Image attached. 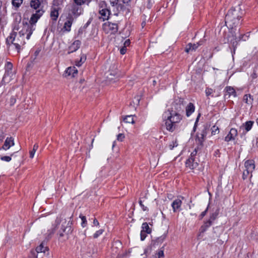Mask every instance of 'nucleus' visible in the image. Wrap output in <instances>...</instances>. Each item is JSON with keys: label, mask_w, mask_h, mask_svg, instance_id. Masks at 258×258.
<instances>
[{"label": "nucleus", "mask_w": 258, "mask_h": 258, "mask_svg": "<svg viewBox=\"0 0 258 258\" xmlns=\"http://www.w3.org/2000/svg\"><path fill=\"white\" fill-rule=\"evenodd\" d=\"M29 27L26 25L25 26L21 25L18 28L15 27L7 38V44L14 46L18 52H20L21 46L26 43L25 39L29 40L33 33V28Z\"/></svg>", "instance_id": "nucleus-1"}, {"label": "nucleus", "mask_w": 258, "mask_h": 258, "mask_svg": "<svg viewBox=\"0 0 258 258\" xmlns=\"http://www.w3.org/2000/svg\"><path fill=\"white\" fill-rule=\"evenodd\" d=\"M162 119L166 129L169 132H173L182 120V116L173 107H170L163 112Z\"/></svg>", "instance_id": "nucleus-2"}, {"label": "nucleus", "mask_w": 258, "mask_h": 258, "mask_svg": "<svg viewBox=\"0 0 258 258\" xmlns=\"http://www.w3.org/2000/svg\"><path fill=\"white\" fill-rule=\"evenodd\" d=\"M241 16L242 13L239 8L230 9L225 17L226 25L229 28L233 29L240 24Z\"/></svg>", "instance_id": "nucleus-3"}, {"label": "nucleus", "mask_w": 258, "mask_h": 258, "mask_svg": "<svg viewBox=\"0 0 258 258\" xmlns=\"http://www.w3.org/2000/svg\"><path fill=\"white\" fill-rule=\"evenodd\" d=\"M44 13V11L42 9H38L36 11V13L33 14L31 17L29 23L27 22V21H23L21 25L25 26V25H28L30 28L32 27L33 28V32L35 29V23L37 22L38 20L42 16Z\"/></svg>", "instance_id": "nucleus-4"}, {"label": "nucleus", "mask_w": 258, "mask_h": 258, "mask_svg": "<svg viewBox=\"0 0 258 258\" xmlns=\"http://www.w3.org/2000/svg\"><path fill=\"white\" fill-rule=\"evenodd\" d=\"M197 151L196 149L191 152L190 157L186 160L185 164L187 167L191 169H194L198 167L199 165L198 159L197 157Z\"/></svg>", "instance_id": "nucleus-5"}, {"label": "nucleus", "mask_w": 258, "mask_h": 258, "mask_svg": "<svg viewBox=\"0 0 258 258\" xmlns=\"http://www.w3.org/2000/svg\"><path fill=\"white\" fill-rule=\"evenodd\" d=\"M244 167L245 169L243 173V178L244 179L247 178L248 176L252 177V172L255 168L254 161L247 160L245 162Z\"/></svg>", "instance_id": "nucleus-6"}, {"label": "nucleus", "mask_w": 258, "mask_h": 258, "mask_svg": "<svg viewBox=\"0 0 258 258\" xmlns=\"http://www.w3.org/2000/svg\"><path fill=\"white\" fill-rule=\"evenodd\" d=\"M230 33V34L228 36V41L230 42L234 47V49H235L238 44V42L240 40H242L243 38L242 37V36L243 35H239L238 38H237L236 36V33L235 31L231 30Z\"/></svg>", "instance_id": "nucleus-7"}, {"label": "nucleus", "mask_w": 258, "mask_h": 258, "mask_svg": "<svg viewBox=\"0 0 258 258\" xmlns=\"http://www.w3.org/2000/svg\"><path fill=\"white\" fill-rule=\"evenodd\" d=\"M71 224L72 223L70 221L67 222L65 220L64 222L62 223L61 228L62 232L60 231L59 232L60 237H63L65 235L67 236L72 232V230L71 228Z\"/></svg>", "instance_id": "nucleus-8"}, {"label": "nucleus", "mask_w": 258, "mask_h": 258, "mask_svg": "<svg viewBox=\"0 0 258 258\" xmlns=\"http://www.w3.org/2000/svg\"><path fill=\"white\" fill-rule=\"evenodd\" d=\"M103 29L107 33L114 34L118 30V25L116 23L108 22L104 24Z\"/></svg>", "instance_id": "nucleus-9"}, {"label": "nucleus", "mask_w": 258, "mask_h": 258, "mask_svg": "<svg viewBox=\"0 0 258 258\" xmlns=\"http://www.w3.org/2000/svg\"><path fill=\"white\" fill-rule=\"evenodd\" d=\"M74 19L71 14H69L67 18V20L64 23L62 30L64 32H69L71 30V27L74 22Z\"/></svg>", "instance_id": "nucleus-10"}, {"label": "nucleus", "mask_w": 258, "mask_h": 258, "mask_svg": "<svg viewBox=\"0 0 258 258\" xmlns=\"http://www.w3.org/2000/svg\"><path fill=\"white\" fill-rule=\"evenodd\" d=\"M182 199H183V198L180 197V198H177L173 201L171 207L173 212L175 213L180 210Z\"/></svg>", "instance_id": "nucleus-11"}, {"label": "nucleus", "mask_w": 258, "mask_h": 258, "mask_svg": "<svg viewBox=\"0 0 258 258\" xmlns=\"http://www.w3.org/2000/svg\"><path fill=\"white\" fill-rule=\"evenodd\" d=\"M14 140L12 137H7L5 141L4 144L2 147L4 150L7 151L11 147L14 146Z\"/></svg>", "instance_id": "nucleus-12"}, {"label": "nucleus", "mask_w": 258, "mask_h": 258, "mask_svg": "<svg viewBox=\"0 0 258 258\" xmlns=\"http://www.w3.org/2000/svg\"><path fill=\"white\" fill-rule=\"evenodd\" d=\"M225 96H233V97H235L236 95H239L240 94L238 93V92L240 91L239 90H237L236 91L233 87L230 86H227L225 88Z\"/></svg>", "instance_id": "nucleus-13"}, {"label": "nucleus", "mask_w": 258, "mask_h": 258, "mask_svg": "<svg viewBox=\"0 0 258 258\" xmlns=\"http://www.w3.org/2000/svg\"><path fill=\"white\" fill-rule=\"evenodd\" d=\"M237 136V131L235 128H232L230 130L228 134L225 137V141L226 142H229L234 140L236 137Z\"/></svg>", "instance_id": "nucleus-14"}, {"label": "nucleus", "mask_w": 258, "mask_h": 258, "mask_svg": "<svg viewBox=\"0 0 258 258\" xmlns=\"http://www.w3.org/2000/svg\"><path fill=\"white\" fill-rule=\"evenodd\" d=\"M81 8L80 6H78L75 4H73L71 6L70 11L71 14L74 16L75 18L78 17L81 13Z\"/></svg>", "instance_id": "nucleus-15"}, {"label": "nucleus", "mask_w": 258, "mask_h": 258, "mask_svg": "<svg viewBox=\"0 0 258 258\" xmlns=\"http://www.w3.org/2000/svg\"><path fill=\"white\" fill-rule=\"evenodd\" d=\"M99 13L100 15L99 18L102 19L103 21L108 20L110 14V11L108 9L99 10Z\"/></svg>", "instance_id": "nucleus-16"}, {"label": "nucleus", "mask_w": 258, "mask_h": 258, "mask_svg": "<svg viewBox=\"0 0 258 258\" xmlns=\"http://www.w3.org/2000/svg\"><path fill=\"white\" fill-rule=\"evenodd\" d=\"M203 41H200L196 44L188 43L185 48V51L188 53L190 51L195 50L199 46L203 44Z\"/></svg>", "instance_id": "nucleus-17"}, {"label": "nucleus", "mask_w": 258, "mask_h": 258, "mask_svg": "<svg viewBox=\"0 0 258 258\" xmlns=\"http://www.w3.org/2000/svg\"><path fill=\"white\" fill-rule=\"evenodd\" d=\"M81 41L79 40L75 41L69 47L68 53L70 54L77 50L80 46Z\"/></svg>", "instance_id": "nucleus-18"}, {"label": "nucleus", "mask_w": 258, "mask_h": 258, "mask_svg": "<svg viewBox=\"0 0 258 258\" xmlns=\"http://www.w3.org/2000/svg\"><path fill=\"white\" fill-rule=\"evenodd\" d=\"M58 7H52L50 11V17L53 21H56L58 17Z\"/></svg>", "instance_id": "nucleus-19"}, {"label": "nucleus", "mask_w": 258, "mask_h": 258, "mask_svg": "<svg viewBox=\"0 0 258 258\" xmlns=\"http://www.w3.org/2000/svg\"><path fill=\"white\" fill-rule=\"evenodd\" d=\"M78 74V70L75 67H69L66 71V74L68 76H72V77H75Z\"/></svg>", "instance_id": "nucleus-20"}, {"label": "nucleus", "mask_w": 258, "mask_h": 258, "mask_svg": "<svg viewBox=\"0 0 258 258\" xmlns=\"http://www.w3.org/2000/svg\"><path fill=\"white\" fill-rule=\"evenodd\" d=\"M195 110V107L193 103H188L185 107L186 115L189 117Z\"/></svg>", "instance_id": "nucleus-21"}, {"label": "nucleus", "mask_w": 258, "mask_h": 258, "mask_svg": "<svg viewBox=\"0 0 258 258\" xmlns=\"http://www.w3.org/2000/svg\"><path fill=\"white\" fill-rule=\"evenodd\" d=\"M207 132L206 130L204 129L200 133H199L197 135V140L199 142L200 144H202L205 140V138L206 136Z\"/></svg>", "instance_id": "nucleus-22"}, {"label": "nucleus", "mask_w": 258, "mask_h": 258, "mask_svg": "<svg viewBox=\"0 0 258 258\" xmlns=\"http://www.w3.org/2000/svg\"><path fill=\"white\" fill-rule=\"evenodd\" d=\"M254 122L252 121H247L243 124L242 126L244 127L246 132L249 131L253 125Z\"/></svg>", "instance_id": "nucleus-23"}, {"label": "nucleus", "mask_w": 258, "mask_h": 258, "mask_svg": "<svg viewBox=\"0 0 258 258\" xmlns=\"http://www.w3.org/2000/svg\"><path fill=\"white\" fill-rule=\"evenodd\" d=\"M47 250V246H45L44 244L42 243L39 246L36 247V251L37 253H45Z\"/></svg>", "instance_id": "nucleus-24"}, {"label": "nucleus", "mask_w": 258, "mask_h": 258, "mask_svg": "<svg viewBox=\"0 0 258 258\" xmlns=\"http://www.w3.org/2000/svg\"><path fill=\"white\" fill-rule=\"evenodd\" d=\"M40 5L39 0H32L30 2L31 7L36 10L39 8Z\"/></svg>", "instance_id": "nucleus-25"}, {"label": "nucleus", "mask_w": 258, "mask_h": 258, "mask_svg": "<svg viewBox=\"0 0 258 258\" xmlns=\"http://www.w3.org/2000/svg\"><path fill=\"white\" fill-rule=\"evenodd\" d=\"M122 119L125 123L134 124L135 123L133 115H126L122 117Z\"/></svg>", "instance_id": "nucleus-26"}, {"label": "nucleus", "mask_w": 258, "mask_h": 258, "mask_svg": "<svg viewBox=\"0 0 258 258\" xmlns=\"http://www.w3.org/2000/svg\"><path fill=\"white\" fill-rule=\"evenodd\" d=\"M142 231L146 232L147 234H150L151 232V229L150 228L147 223L145 222L142 225Z\"/></svg>", "instance_id": "nucleus-27"}, {"label": "nucleus", "mask_w": 258, "mask_h": 258, "mask_svg": "<svg viewBox=\"0 0 258 258\" xmlns=\"http://www.w3.org/2000/svg\"><path fill=\"white\" fill-rule=\"evenodd\" d=\"M110 3L112 7H115L118 10L119 9H121V5L119 4L118 0H110Z\"/></svg>", "instance_id": "nucleus-28"}, {"label": "nucleus", "mask_w": 258, "mask_h": 258, "mask_svg": "<svg viewBox=\"0 0 258 258\" xmlns=\"http://www.w3.org/2000/svg\"><path fill=\"white\" fill-rule=\"evenodd\" d=\"M61 222V219L60 218H57L56 220H55V224H56V226L53 227L50 231H49V235H48V236H50L52 234H53L56 229V227H57V225L58 224H59L60 223V222Z\"/></svg>", "instance_id": "nucleus-29"}, {"label": "nucleus", "mask_w": 258, "mask_h": 258, "mask_svg": "<svg viewBox=\"0 0 258 258\" xmlns=\"http://www.w3.org/2000/svg\"><path fill=\"white\" fill-rule=\"evenodd\" d=\"M86 59V56L85 55L83 54L81 55L79 61L76 62V65L78 67H80L85 61Z\"/></svg>", "instance_id": "nucleus-30"}, {"label": "nucleus", "mask_w": 258, "mask_h": 258, "mask_svg": "<svg viewBox=\"0 0 258 258\" xmlns=\"http://www.w3.org/2000/svg\"><path fill=\"white\" fill-rule=\"evenodd\" d=\"M38 145L37 144H35L33 146V150L32 151H31L30 152V157L31 158H33L34 157L35 153L36 150L38 149Z\"/></svg>", "instance_id": "nucleus-31"}, {"label": "nucleus", "mask_w": 258, "mask_h": 258, "mask_svg": "<svg viewBox=\"0 0 258 258\" xmlns=\"http://www.w3.org/2000/svg\"><path fill=\"white\" fill-rule=\"evenodd\" d=\"M23 0H12V5L16 8H19L22 4Z\"/></svg>", "instance_id": "nucleus-32"}, {"label": "nucleus", "mask_w": 258, "mask_h": 258, "mask_svg": "<svg viewBox=\"0 0 258 258\" xmlns=\"http://www.w3.org/2000/svg\"><path fill=\"white\" fill-rule=\"evenodd\" d=\"M219 127L216 125H213L211 127V134L212 135H215L219 134Z\"/></svg>", "instance_id": "nucleus-33"}, {"label": "nucleus", "mask_w": 258, "mask_h": 258, "mask_svg": "<svg viewBox=\"0 0 258 258\" xmlns=\"http://www.w3.org/2000/svg\"><path fill=\"white\" fill-rule=\"evenodd\" d=\"M164 256V251L162 249L159 250L155 254L156 258H163Z\"/></svg>", "instance_id": "nucleus-34"}, {"label": "nucleus", "mask_w": 258, "mask_h": 258, "mask_svg": "<svg viewBox=\"0 0 258 258\" xmlns=\"http://www.w3.org/2000/svg\"><path fill=\"white\" fill-rule=\"evenodd\" d=\"M6 72L9 73L10 71H12L13 68V64L10 62H7L6 64Z\"/></svg>", "instance_id": "nucleus-35"}, {"label": "nucleus", "mask_w": 258, "mask_h": 258, "mask_svg": "<svg viewBox=\"0 0 258 258\" xmlns=\"http://www.w3.org/2000/svg\"><path fill=\"white\" fill-rule=\"evenodd\" d=\"M80 217L82 220L81 226L83 227H86L87 225V220L86 217L83 215H80Z\"/></svg>", "instance_id": "nucleus-36"}, {"label": "nucleus", "mask_w": 258, "mask_h": 258, "mask_svg": "<svg viewBox=\"0 0 258 258\" xmlns=\"http://www.w3.org/2000/svg\"><path fill=\"white\" fill-rule=\"evenodd\" d=\"M99 10H101V9L105 10V9H107L105 2V1H101L99 3Z\"/></svg>", "instance_id": "nucleus-37"}, {"label": "nucleus", "mask_w": 258, "mask_h": 258, "mask_svg": "<svg viewBox=\"0 0 258 258\" xmlns=\"http://www.w3.org/2000/svg\"><path fill=\"white\" fill-rule=\"evenodd\" d=\"M74 4L80 7L86 3V0H74Z\"/></svg>", "instance_id": "nucleus-38"}, {"label": "nucleus", "mask_w": 258, "mask_h": 258, "mask_svg": "<svg viewBox=\"0 0 258 258\" xmlns=\"http://www.w3.org/2000/svg\"><path fill=\"white\" fill-rule=\"evenodd\" d=\"M103 231H104L102 229H100V230L97 231L94 234L93 237L94 238H97V237H98L100 235H101L103 233Z\"/></svg>", "instance_id": "nucleus-39"}, {"label": "nucleus", "mask_w": 258, "mask_h": 258, "mask_svg": "<svg viewBox=\"0 0 258 258\" xmlns=\"http://www.w3.org/2000/svg\"><path fill=\"white\" fill-rule=\"evenodd\" d=\"M62 0H53L54 7H58V6L62 4Z\"/></svg>", "instance_id": "nucleus-40"}, {"label": "nucleus", "mask_w": 258, "mask_h": 258, "mask_svg": "<svg viewBox=\"0 0 258 258\" xmlns=\"http://www.w3.org/2000/svg\"><path fill=\"white\" fill-rule=\"evenodd\" d=\"M1 159L2 160V161H6V162H10L12 158L10 156H3L1 158Z\"/></svg>", "instance_id": "nucleus-41"}, {"label": "nucleus", "mask_w": 258, "mask_h": 258, "mask_svg": "<svg viewBox=\"0 0 258 258\" xmlns=\"http://www.w3.org/2000/svg\"><path fill=\"white\" fill-rule=\"evenodd\" d=\"M124 138H125V136L123 134H119L117 136V140L118 141H120V142H122L123 140V139H124Z\"/></svg>", "instance_id": "nucleus-42"}, {"label": "nucleus", "mask_w": 258, "mask_h": 258, "mask_svg": "<svg viewBox=\"0 0 258 258\" xmlns=\"http://www.w3.org/2000/svg\"><path fill=\"white\" fill-rule=\"evenodd\" d=\"M146 232H145L144 231L141 230L140 236H141V240H144L145 238L146 237L147 234Z\"/></svg>", "instance_id": "nucleus-43"}, {"label": "nucleus", "mask_w": 258, "mask_h": 258, "mask_svg": "<svg viewBox=\"0 0 258 258\" xmlns=\"http://www.w3.org/2000/svg\"><path fill=\"white\" fill-rule=\"evenodd\" d=\"M139 204H140V205L141 206V207L142 208V209L144 211H148V208H147V207L144 206L143 204H142V201H139Z\"/></svg>", "instance_id": "nucleus-44"}, {"label": "nucleus", "mask_w": 258, "mask_h": 258, "mask_svg": "<svg viewBox=\"0 0 258 258\" xmlns=\"http://www.w3.org/2000/svg\"><path fill=\"white\" fill-rule=\"evenodd\" d=\"M177 145H178V144H177V142L175 141V142H173L172 143V144H170L169 147V148L170 150H172L174 147H177Z\"/></svg>", "instance_id": "nucleus-45"}, {"label": "nucleus", "mask_w": 258, "mask_h": 258, "mask_svg": "<svg viewBox=\"0 0 258 258\" xmlns=\"http://www.w3.org/2000/svg\"><path fill=\"white\" fill-rule=\"evenodd\" d=\"M126 51V48L125 47L123 46L120 49V52L121 54H124L125 53Z\"/></svg>", "instance_id": "nucleus-46"}, {"label": "nucleus", "mask_w": 258, "mask_h": 258, "mask_svg": "<svg viewBox=\"0 0 258 258\" xmlns=\"http://www.w3.org/2000/svg\"><path fill=\"white\" fill-rule=\"evenodd\" d=\"M131 43V41L130 39L126 40L124 42V47H126L127 46H129Z\"/></svg>", "instance_id": "nucleus-47"}, {"label": "nucleus", "mask_w": 258, "mask_h": 258, "mask_svg": "<svg viewBox=\"0 0 258 258\" xmlns=\"http://www.w3.org/2000/svg\"><path fill=\"white\" fill-rule=\"evenodd\" d=\"M212 92H213V90L211 89H206V93L207 96L210 95L212 94Z\"/></svg>", "instance_id": "nucleus-48"}, {"label": "nucleus", "mask_w": 258, "mask_h": 258, "mask_svg": "<svg viewBox=\"0 0 258 258\" xmlns=\"http://www.w3.org/2000/svg\"><path fill=\"white\" fill-rule=\"evenodd\" d=\"M10 102H11V105H12L15 103V102H16V98H10Z\"/></svg>", "instance_id": "nucleus-49"}, {"label": "nucleus", "mask_w": 258, "mask_h": 258, "mask_svg": "<svg viewBox=\"0 0 258 258\" xmlns=\"http://www.w3.org/2000/svg\"><path fill=\"white\" fill-rule=\"evenodd\" d=\"M251 100H252V98H249V99L248 98H245L244 99V101L246 103H250L251 102Z\"/></svg>", "instance_id": "nucleus-50"}, {"label": "nucleus", "mask_w": 258, "mask_h": 258, "mask_svg": "<svg viewBox=\"0 0 258 258\" xmlns=\"http://www.w3.org/2000/svg\"><path fill=\"white\" fill-rule=\"evenodd\" d=\"M207 210H208V208H207V209L206 210H205L204 211L202 212V213L200 215L201 218H203L205 216V215L206 214V212H207Z\"/></svg>", "instance_id": "nucleus-51"}, {"label": "nucleus", "mask_w": 258, "mask_h": 258, "mask_svg": "<svg viewBox=\"0 0 258 258\" xmlns=\"http://www.w3.org/2000/svg\"><path fill=\"white\" fill-rule=\"evenodd\" d=\"M242 37L243 38L242 40L243 41H246L248 39V36L245 34H243L242 36Z\"/></svg>", "instance_id": "nucleus-52"}, {"label": "nucleus", "mask_w": 258, "mask_h": 258, "mask_svg": "<svg viewBox=\"0 0 258 258\" xmlns=\"http://www.w3.org/2000/svg\"><path fill=\"white\" fill-rule=\"evenodd\" d=\"M93 224L95 226H98L99 223L96 219H94L93 221Z\"/></svg>", "instance_id": "nucleus-53"}, {"label": "nucleus", "mask_w": 258, "mask_h": 258, "mask_svg": "<svg viewBox=\"0 0 258 258\" xmlns=\"http://www.w3.org/2000/svg\"><path fill=\"white\" fill-rule=\"evenodd\" d=\"M147 252H148V249H145L144 250V254L143 255H145V256L143 257L144 258H146L147 256ZM142 255L143 254H141Z\"/></svg>", "instance_id": "nucleus-54"}, {"label": "nucleus", "mask_w": 258, "mask_h": 258, "mask_svg": "<svg viewBox=\"0 0 258 258\" xmlns=\"http://www.w3.org/2000/svg\"><path fill=\"white\" fill-rule=\"evenodd\" d=\"M5 138V135L4 134H2L0 135V141H3Z\"/></svg>", "instance_id": "nucleus-55"}, {"label": "nucleus", "mask_w": 258, "mask_h": 258, "mask_svg": "<svg viewBox=\"0 0 258 258\" xmlns=\"http://www.w3.org/2000/svg\"><path fill=\"white\" fill-rule=\"evenodd\" d=\"M130 2L131 0H122V2L125 4H128Z\"/></svg>", "instance_id": "nucleus-56"}, {"label": "nucleus", "mask_w": 258, "mask_h": 258, "mask_svg": "<svg viewBox=\"0 0 258 258\" xmlns=\"http://www.w3.org/2000/svg\"><path fill=\"white\" fill-rule=\"evenodd\" d=\"M210 225H211V222L209 221V222H208L207 223H206V225L205 226L208 227L210 226Z\"/></svg>", "instance_id": "nucleus-57"}, {"label": "nucleus", "mask_w": 258, "mask_h": 258, "mask_svg": "<svg viewBox=\"0 0 258 258\" xmlns=\"http://www.w3.org/2000/svg\"><path fill=\"white\" fill-rule=\"evenodd\" d=\"M201 114H199L198 116H197V118L196 119V123L198 121L199 117H200Z\"/></svg>", "instance_id": "nucleus-58"}, {"label": "nucleus", "mask_w": 258, "mask_h": 258, "mask_svg": "<svg viewBox=\"0 0 258 258\" xmlns=\"http://www.w3.org/2000/svg\"><path fill=\"white\" fill-rule=\"evenodd\" d=\"M115 145H116V142L114 141L113 143L112 147V149L115 147Z\"/></svg>", "instance_id": "nucleus-59"}, {"label": "nucleus", "mask_w": 258, "mask_h": 258, "mask_svg": "<svg viewBox=\"0 0 258 258\" xmlns=\"http://www.w3.org/2000/svg\"><path fill=\"white\" fill-rule=\"evenodd\" d=\"M3 1L2 0H0V8H1V6H2Z\"/></svg>", "instance_id": "nucleus-60"}, {"label": "nucleus", "mask_w": 258, "mask_h": 258, "mask_svg": "<svg viewBox=\"0 0 258 258\" xmlns=\"http://www.w3.org/2000/svg\"><path fill=\"white\" fill-rule=\"evenodd\" d=\"M244 97H248V95L247 94H245V95H244ZM248 97H250V95H248Z\"/></svg>", "instance_id": "nucleus-61"}, {"label": "nucleus", "mask_w": 258, "mask_h": 258, "mask_svg": "<svg viewBox=\"0 0 258 258\" xmlns=\"http://www.w3.org/2000/svg\"><path fill=\"white\" fill-rule=\"evenodd\" d=\"M137 99V102L138 103L139 102V100L138 99V98H136Z\"/></svg>", "instance_id": "nucleus-62"}, {"label": "nucleus", "mask_w": 258, "mask_h": 258, "mask_svg": "<svg viewBox=\"0 0 258 258\" xmlns=\"http://www.w3.org/2000/svg\"><path fill=\"white\" fill-rule=\"evenodd\" d=\"M256 123H257V124L258 125V118L256 120Z\"/></svg>", "instance_id": "nucleus-63"}, {"label": "nucleus", "mask_w": 258, "mask_h": 258, "mask_svg": "<svg viewBox=\"0 0 258 258\" xmlns=\"http://www.w3.org/2000/svg\"><path fill=\"white\" fill-rule=\"evenodd\" d=\"M156 83V81L154 80L153 81V84L155 85Z\"/></svg>", "instance_id": "nucleus-64"}]
</instances>
